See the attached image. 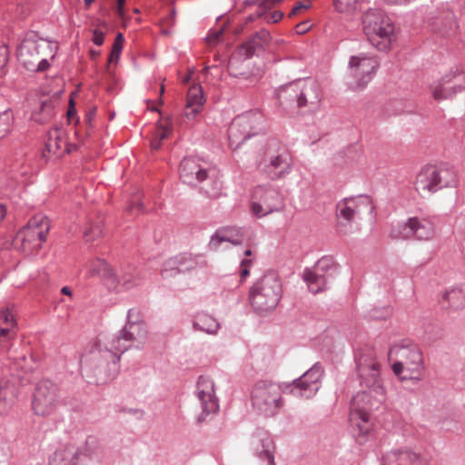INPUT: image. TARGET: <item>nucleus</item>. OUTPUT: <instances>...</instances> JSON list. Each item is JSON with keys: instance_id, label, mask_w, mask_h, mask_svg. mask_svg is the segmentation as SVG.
<instances>
[{"instance_id": "0e129e2a", "label": "nucleus", "mask_w": 465, "mask_h": 465, "mask_svg": "<svg viewBox=\"0 0 465 465\" xmlns=\"http://www.w3.org/2000/svg\"><path fill=\"white\" fill-rule=\"evenodd\" d=\"M124 2H125V0H117L118 13L120 15H123V8H124Z\"/></svg>"}, {"instance_id": "603ef678", "label": "nucleus", "mask_w": 465, "mask_h": 465, "mask_svg": "<svg viewBox=\"0 0 465 465\" xmlns=\"http://www.w3.org/2000/svg\"><path fill=\"white\" fill-rule=\"evenodd\" d=\"M223 33L224 26H222L218 29H210L205 39L209 43H214L219 40V38L223 35Z\"/></svg>"}, {"instance_id": "c85d7f7f", "label": "nucleus", "mask_w": 465, "mask_h": 465, "mask_svg": "<svg viewBox=\"0 0 465 465\" xmlns=\"http://www.w3.org/2000/svg\"><path fill=\"white\" fill-rule=\"evenodd\" d=\"M89 275L99 277L109 290L117 286L116 274L103 259L97 258L90 262Z\"/></svg>"}, {"instance_id": "a18cd8bd", "label": "nucleus", "mask_w": 465, "mask_h": 465, "mask_svg": "<svg viewBox=\"0 0 465 465\" xmlns=\"http://www.w3.org/2000/svg\"><path fill=\"white\" fill-rule=\"evenodd\" d=\"M97 446H98L97 439L94 436H89L86 439L84 445L83 447H78V448L82 450V452H83L82 456L89 457L95 452Z\"/></svg>"}, {"instance_id": "c03bdc74", "label": "nucleus", "mask_w": 465, "mask_h": 465, "mask_svg": "<svg viewBox=\"0 0 465 465\" xmlns=\"http://www.w3.org/2000/svg\"><path fill=\"white\" fill-rule=\"evenodd\" d=\"M123 44H124V35L122 33H118L115 36L114 43L112 47V51L108 59V63H117L122 50H123Z\"/></svg>"}, {"instance_id": "f03ea898", "label": "nucleus", "mask_w": 465, "mask_h": 465, "mask_svg": "<svg viewBox=\"0 0 465 465\" xmlns=\"http://www.w3.org/2000/svg\"><path fill=\"white\" fill-rule=\"evenodd\" d=\"M389 360L394 361L391 368L401 381L417 384L424 380L426 366L419 345L410 340L394 343L388 352Z\"/></svg>"}, {"instance_id": "7c9ffc66", "label": "nucleus", "mask_w": 465, "mask_h": 465, "mask_svg": "<svg viewBox=\"0 0 465 465\" xmlns=\"http://www.w3.org/2000/svg\"><path fill=\"white\" fill-rule=\"evenodd\" d=\"M204 101L205 100L201 85H192L187 93L184 116L188 120H193L202 111Z\"/></svg>"}, {"instance_id": "b1692460", "label": "nucleus", "mask_w": 465, "mask_h": 465, "mask_svg": "<svg viewBox=\"0 0 465 465\" xmlns=\"http://www.w3.org/2000/svg\"><path fill=\"white\" fill-rule=\"evenodd\" d=\"M181 180L189 185H195L208 178V171L200 163V159L194 156L184 157L180 163Z\"/></svg>"}, {"instance_id": "e433bc0d", "label": "nucleus", "mask_w": 465, "mask_h": 465, "mask_svg": "<svg viewBox=\"0 0 465 465\" xmlns=\"http://www.w3.org/2000/svg\"><path fill=\"white\" fill-rule=\"evenodd\" d=\"M432 25L435 30H438L443 35L453 32L457 27L453 12L449 9L443 10L441 14L433 17Z\"/></svg>"}, {"instance_id": "a878e982", "label": "nucleus", "mask_w": 465, "mask_h": 465, "mask_svg": "<svg viewBox=\"0 0 465 465\" xmlns=\"http://www.w3.org/2000/svg\"><path fill=\"white\" fill-rule=\"evenodd\" d=\"M82 450L73 444L60 445L49 459V465H79Z\"/></svg>"}, {"instance_id": "37998d69", "label": "nucleus", "mask_w": 465, "mask_h": 465, "mask_svg": "<svg viewBox=\"0 0 465 465\" xmlns=\"http://www.w3.org/2000/svg\"><path fill=\"white\" fill-rule=\"evenodd\" d=\"M14 117L10 110H5L0 114V138L5 137L13 124Z\"/></svg>"}, {"instance_id": "6ab92c4d", "label": "nucleus", "mask_w": 465, "mask_h": 465, "mask_svg": "<svg viewBox=\"0 0 465 465\" xmlns=\"http://www.w3.org/2000/svg\"><path fill=\"white\" fill-rule=\"evenodd\" d=\"M51 52V43L38 37L36 33L30 32L18 47L17 58L25 69L32 68L42 55H47Z\"/></svg>"}, {"instance_id": "3c124183", "label": "nucleus", "mask_w": 465, "mask_h": 465, "mask_svg": "<svg viewBox=\"0 0 465 465\" xmlns=\"http://www.w3.org/2000/svg\"><path fill=\"white\" fill-rule=\"evenodd\" d=\"M205 194L211 198H216L221 194L222 186L218 181H213L211 188H203Z\"/></svg>"}, {"instance_id": "052dcab7", "label": "nucleus", "mask_w": 465, "mask_h": 465, "mask_svg": "<svg viewBox=\"0 0 465 465\" xmlns=\"http://www.w3.org/2000/svg\"><path fill=\"white\" fill-rule=\"evenodd\" d=\"M96 114V108H91L85 114V121L90 124Z\"/></svg>"}, {"instance_id": "e2e57ef3", "label": "nucleus", "mask_w": 465, "mask_h": 465, "mask_svg": "<svg viewBox=\"0 0 465 465\" xmlns=\"http://www.w3.org/2000/svg\"><path fill=\"white\" fill-rule=\"evenodd\" d=\"M389 5H405L406 0H384Z\"/></svg>"}, {"instance_id": "473e14b6", "label": "nucleus", "mask_w": 465, "mask_h": 465, "mask_svg": "<svg viewBox=\"0 0 465 465\" xmlns=\"http://www.w3.org/2000/svg\"><path fill=\"white\" fill-rule=\"evenodd\" d=\"M244 123L245 122H242V119H233L229 126V145L233 150L238 149L242 143L254 136L253 131H250V129L247 131L242 128V125L244 124Z\"/></svg>"}, {"instance_id": "de8ad7c7", "label": "nucleus", "mask_w": 465, "mask_h": 465, "mask_svg": "<svg viewBox=\"0 0 465 465\" xmlns=\"http://www.w3.org/2000/svg\"><path fill=\"white\" fill-rule=\"evenodd\" d=\"M357 1L358 0H333V4L335 9L338 12L343 13L351 8H353Z\"/></svg>"}, {"instance_id": "5701e85b", "label": "nucleus", "mask_w": 465, "mask_h": 465, "mask_svg": "<svg viewBox=\"0 0 465 465\" xmlns=\"http://www.w3.org/2000/svg\"><path fill=\"white\" fill-rule=\"evenodd\" d=\"M382 465H428L420 453L411 448L392 449L382 456Z\"/></svg>"}, {"instance_id": "9b49d317", "label": "nucleus", "mask_w": 465, "mask_h": 465, "mask_svg": "<svg viewBox=\"0 0 465 465\" xmlns=\"http://www.w3.org/2000/svg\"><path fill=\"white\" fill-rule=\"evenodd\" d=\"M285 198L282 190L272 184L254 187L252 193L251 212L257 218H262L275 212L284 210Z\"/></svg>"}, {"instance_id": "13d9d810", "label": "nucleus", "mask_w": 465, "mask_h": 465, "mask_svg": "<svg viewBox=\"0 0 465 465\" xmlns=\"http://www.w3.org/2000/svg\"><path fill=\"white\" fill-rule=\"evenodd\" d=\"M283 17V13L281 11H274L271 15L265 16V20L267 23H277Z\"/></svg>"}, {"instance_id": "79ce46f5", "label": "nucleus", "mask_w": 465, "mask_h": 465, "mask_svg": "<svg viewBox=\"0 0 465 465\" xmlns=\"http://www.w3.org/2000/svg\"><path fill=\"white\" fill-rule=\"evenodd\" d=\"M264 48L265 46L263 44L252 36L241 46L240 53L245 58H249L256 54L258 52L262 51Z\"/></svg>"}, {"instance_id": "338daca9", "label": "nucleus", "mask_w": 465, "mask_h": 465, "mask_svg": "<svg viewBox=\"0 0 465 465\" xmlns=\"http://www.w3.org/2000/svg\"><path fill=\"white\" fill-rule=\"evenodd\" d=\"M5 216V208L4 205L0 204V222L4 219Z\"/></svg>"}, {"instance_id": "2f4dec72", "label": "nucleus", "mask_w": 465, "mask_h": 465, "mask_svg": "<svg viewBox=\"0 0 465 465\" xmlns=\"http://www.w3.org/2000/svg\"><path fill=\"white\" fill-rule=\"evenodd\" d=\"M116 288H110V290L119 292L140 286L143 282V278L136 269L128 267L122 272L120 276L116 275Z\"/></svg>"}, {"instance_id": "423d86ee", "label": "nucleus", "mask_w": 465, "mask_h": 465, "mask_svg": "<svg viewBox=\"0 0 465 465\" xmlns=\"http://www.w3.org/2000/svg\"><path fill=\"white\" fill-rule=\"evenodd\" d=\"M374 205L370 196L345 197L336 204L335 214L339 231L348 234L360 229V222L372 216Z\"/></svg>"}, {"instance_id": "f3484780", "label": "nucleus", "mask_w": 465, "mask_h": 465, "mask_svg": "<svg viewBox=\"0 0 465 465\" xmlns=\"http://www.w3.org/2000/svg\"><path fill=\"white\" fill-rule=\"evenodd\" d=\"M435 235L434 222L430 217L413 216L399 222L391 230L390 236L395 240L414 239L430 241Z\"/></svg>"}, {"instance_id": "4d7b16f0", "label": "nucleus", "mask_w": 465, "mask_h": 465, "mask_svg": "<svg viewBox=\"0 0 465 465\" xmlns=\"http://www.w3.org/2000/svg\"><path fill=\"white\" fill-rule=\"evenodd\" d=\"M104 34L99 29H94L93 32L94 44L100 46L104 44Z\"/></svg>"}, {"instance_id": "49530a36", "label": "nucleus", "mask_w": 465, "mask_h": 465, "mask_svg": "<svg viewBox=\"0 0 465 465\" xmlns=\"http://www.w3.org/2000/svg\"><path fill=\"white\" fill-rule=\"evenodd\" d=\"M102 227L100 224H90L84 231V236L87 242H92L102 235Z\"/></svg>"}, {"instance_id": "cd10ccee", "label": "nucleus", "mask_w": 465, "mask_h": 465, "mask_svg": "<svg viewBox=\"0 0 465 465\" xmlns=\"http://www.w3.org/2000/svg\"><path fill=\"white\" fill-rule=\"evenodd\" d=\"M199 260H203L202 255L193 256L191 253H183L171 258L165 264L162 272L163 277L168 275V271L186 272L193 270L199 264Z\"/></svg>"}, {"instance_id": "aec40b11", "label": "nucleus", "mask_w": 465, "mask_h": 465, "mask_svg": "<svg viewBox=\"0 0 465 465\" xmlns=\"http://www.w3.org/2000/svg\"><path fill=\"white\" fill-rule=\"evenodd\" d=\"M336 271L337 268L333 258L331 256H323L318 260L312 270H304L303 279L309 290L316 294L327 288L329 276H331Z\"/></svg>"}, {"instance_id": "1a4fd4ad", "label": "nucleus", "mask_w": 465, "mask_h": 465, "mask_svg": "<svg viewBox=\"0 0 465 465\" xmlns=\"http://www.w3.org/2000/svg\"><path fill=\"white\" fill-rule=\"evenodd\" d=\"M457 184V173L453 167L447 164L421 169L414 183L416 191L422 195L436 193L443 188L455 187Z\"/></svg>"}, {"instance_id": "4468645a", "label": "nucleus", "mask_w": 465, "mask_h": 465, "mask_svg": "<svg viewBox=\"0 0 465 465\" xmlns=\"http://www.w3.org/2000/svg\"><path fill=\"white\" fill-rule=\"evenodd\" d=\"M292 169V158L288 150L278 140L268 141L264 153L262 170L271 180L286 177Z\"/></svg>"}, {"instance_id": "f8f14e48", "label": "nucleus", "mask_w": 465, "mask_h": 465, "mask_svg": "<svg viewBox=\"0 0 465 465\" xmlns=\"http://www.w3.org/2000/svg\"><path fill=\"white\" fill-rule=\"evenodd\" d=\"M63 404L64 400L55 382L45 379L36 383L31 401L32 411L36 416H51Z\"/></svg>"}, {"instance_id": "20e7f679", "label": "nucleus", "mask_w": 465, "mask_h": 465, "mask_svg": "<svg viewBox=\"0 0 465 465\" xmlns=\"http://www.w3.org/2000/svg\"><path fill=\"white\" fill-rule=\"evenodd\" d=\"M386 390L382 395H380L369 389V391L358 392L351 401L350 420L353 426V432L356 441L362 445L371 430V422L370 414L374 410L379 409L380 405L385 401Z\"/></svg>"}, {"instance_id": "9d476101", "label": "nucleus", "mask_w": 465, "mask_h": 465, "mask_svg": "<svg viewBox=\"0 0 465 465\" xmlns=\"http://www.w3.org/2000/svg\"><path fill=\"white\" fill-rule=\"evenodd\" d=\"M354 361L361 383L376 391L380 395V399L382 400L384 386L374 350L368 346L357 350L354 353Z\"/></svg>"}, {"instance_id": "393cba45", "label": "nucleus", "mask_w": 465, "mask_h": 465, "mask_svg": "<svg viewBox=\"0 0 465 465\" xmlns=\"http://www.w3.org/2000/svg\"><path fill=\"white\" fill-rule=\"evenodd\" d=\"M16 322L8 308L0 312V351L8 352V357H18L21 353L11 351L12 340L16 334Z\"/></svg>"}, {"instance_id": "680f3d73", "label": "nucleus", "mask_w": 465, "mask_h": 465, "mask_svg": "<svg viewBox=\"0 0 465 465\" xmlns=\"http://www.w3.org/2000/svg\"><path fill=\"white\" fill-rule=\"evenodd\" d=\"M75 114V109L74 107V101L70 100V108L67 111V115L69 118H71Z\"/></svg>"}, {"instance_id": "39448f33", "label": "nucleus", "mask_w": 465, "mask_h": 465, "mask_svg": "<svg viewBox=\"0 0 465 465\" xmlns=\"http://www.w3.org/2000/svg\"><path fill=\"white\" fill-rule=\"evenodd\" d=\"M282 296V281L275 272L270 271L252 284L248 299L256 313L265 315L277 307Z\"/></svg>"}, {"instance_id": "7ed1b4c3", "label": "nucleus", "mask_w": 465, "mask_h": 465, "mask_svg": "<svg viewBox=\"0 0 465 465\" xmlns=\"http://www.w3.org/2000/svg\"><path fill=\"white\" fill-rule=\"evenodd\" d=\"M10 368L14 373L0 380V413L5 414L15 402L20 390L31 381L30 373L35 367L32 356L21 352L18 357L9 356Z\"/></svg>"}, {"instance_id": "864d4df0", "label": "nucleus", "mask_w": 465, "mask_h": 465, "mask_svg": "<svg viewBox=\"0 0 465 465\" xmlns=\"http://www.w3.org/2000/svg\"><path fill=\"white\" fill-rule=\"evenodd\" d=\"M10 444L0 435V460L8 459L10 456Z\"/></svg>"}, {"instance_id": "6e6d98bb", "label": "nucleus", "mask_w": 465, "mask_h": 465, "mask_svg": "<svg viewBox=\"0 0 465 465\" xmlns=\"http://www.w3.org/2000/svg\"><path fill=\"white\" fill-rule=\"evenodd\" d=\"M259 42H262L266 46L270 42V32L266 29H261L253 35Z\"/></svg>"}, {"instance_id": "f704fd0d", "label": "nucleus", "mask_w": 465, "mask_h": 465, "mask_svg": "<svg viewBox=\"0 0 465 465\" xmlns=\"http://www.w3.org/2000/svg\"><path fill=\"white\" fill-rule=\"evenodd\" d=\"M244 123L245 122H242V119H233L229 126V145L233 150L238 149L242 143L254 136L253 131H250V129L247 131L242 128V125L244 124Z\"/></svg>"}, {"instance_id": "0eeeda50", "label": "nucleus", "mask_w": 465, "mask_h": 465, "mask_svg": "<svg viewBox=\"0 0 465 465\" xmlns=\"http://www.w3.org/2000/svg\"><path fill=\"white\" fill-rule=\"evenodd\" d=\"M362 27L368 41L380 51L389 50L395 40V26L381 9L367 10L362 15Z\"/></svg>"}, {"instance_id": "8fccbe9b", "label": "nucleus", "mask_w": 465, "mask_h": 465, "mask_svg": "<svg viewBox=\"0 0 465 465\" xmlns=\"http://www.w3.org/2000/svg\"><path fill=\"white\" fill-rule=\"evenodd\" d=\"M50 63L47 58H39L38 63H35L32 65V68H26V70L35 72V73H42L45 72L50 67Z\"/></svg>"}, {"instance_id": "bf43d9fd", "label": "nucleus", "mask_w": 465, "mask_h": 465, "mask_svg": "<svg viewBox=\"0 0 465 465\" xmlns=\"http://www.w3.org/2000/svg\"><path fill=\"white\" fill-rule=\"evenodd\" d=\"M309 6L302 4V3H298L291 11L290 13V16H293L295 15H297L300 11L302 10H304V9H307Z\"/></svg>"}, {"instance_id": "c9c22d12", "label": "nucleus", "mask_w": 465, "mask_h": 465, "mask_svg": "<svg viewBox=\"0 0 465 465\" xmlns=\"http://www.w3.org/2000/svg\"><path fill=\"white\" fill-rule=\"evenodd\" d=\"M194 331H203L209 335H216L221 328L220 322L206 312H198L192 322Z\"/></svg>"}, {"instance_id": "c756f323", "label": "nucleus", "mask_w": 465, "mask_h": 465, "mask_svg": "<svg viewBox=\"0 0 465 465\" xmlns=\"http://www.w3.org/2000/svg\"><path fill=\"white\" fill-rule=\"evenodd\" d=\"M243 238L241 230L235 227H224L215 232L212 235L208 247L212 251H216L223 242H231L233 245H239Z\"/></svg>"}, {"instance_id": "69168bd1", "label": "nucleus", "mask_w": 465, "mask_h": 465, "mask_svg": "<svg viewBox=\"0 0 465 465\" xmlns=\"http://www.w3.org/2000/svg\"><path fill=\"white\" fill-rule=\"evenodd\" d=\"M133 208H137L139 211H141L143 208V203L140 201H138L137 203L131 204L130 209Z\"/></svg>"}, {"instance_id": "bb28decb", "label": "nucleus", "mask_w": 465, "mask_h": 465, "mask_svg": "<svg viewBox=\"0 0 465 465\" xmlns=\"http://www.w3.org/2000/svg\"><path fill=\"white\" fill-rule=\"evenodd\" d=\"M299 93L300 80L280 86L277 90L276 95L282 109H298Z\"/></svg>"}, {"instance_id": "72a5a7b5", "label": "nucleus", "mask_w": 465, "mask_h": 465, "mask_svg": "<svg viewBox=\"0 0 465 465\" xmlns=\"http://www.w3.org/2000/svg\"><path fill=\"white\" fill-rule=\"evenodd\" d=\"M244 123L245 122H242V119H233L229 126V145L233 150L238 149L242 143L254 136L253 131H250V129L247 131L242 128V125L244 124Z\"/></svg>"}, {"instance_id": "58836bf2", "label": "nucleus", "mask_w": 465, "mask_h": 465, "mask_svg": "<svg viewBox=\"0 0 465 465\" xmlns=\"http://www.w3.org/2000/svg\"><path fill=\"white\" fill-rule=\"evenodd\" d=\"M65 144L66 143L62 137V132L59 129H54L48 132L46 140L45 142V147L49 153L59 155L63 145Z\"/></svg>"}, {"instance_id": "4be33fe9", "label": "nucleus", "mask_w": 465, "mask_h": 465, "mask_svg": "<svg viewBox=\"0 0 465 465\" xmlns=\"http://www.w3.org/2000/svg\"><path fill=\"white\" fill-rule=\"evenodd\" d=\"M298 109L314 112L321 104L322 91L318 82L312 79L300 80Z\"/></svg>"}, {"instance_id": "a19ab883", "label": "nucleus", "mask_w": 465, "mask_h": 465, "mask_svg": "<svg viewBox=\"0 0 465 465\" xmlns=\"http://www.w3.org/2000/svg\"><path fill=\"white\" fill-rule=\"evenodd\" d=\"M262 450L259 452V458L266 461L267 465H276L274 461L275 446L273 440L269 436L260 439Z\"/></svg>"}, {"instance_id": "ddd939ff", "label": "nucleus", "mask_w": 465, "mask_h": 465, "mask_svg": "<svg viewBox=\"0 0 465 465\" xmlns=\"http://www.w3.org/2000/svg\"><path fill=\"white\" fill-rule=\"evenodd\" d=\"M49 230L50 223L47 217L42 214L35 215L16 233L13 244L22 248L25 252L38 250L45 242Z\"/></svg>"}, {"instance_id": "5fc2aeb1", "label": "nucleus", "mask_w": 465, "mask_h": 465, "mask_svg": "<svg viewBox=\"0 0 465 465\" xmlns=\"http://www.w3.org/2000/svg\"><path fill=\"white\" fill-rule=\"evenodd\" d=\"M252 263V260L251 259H242L241 262V268H240V275L242 280L245 279L249 276L250 271L249 268Z\"/></svg>"}, {"instance_id": "4c0bfd02", "label": "nucleus", "mask_w": 465, "mask_h": 465, "mask_svg": "<svg viewBox=\"0 0 465 465\" xmlns=\"http://www.w3.org/2000/svg\"><path fill=\"white\" fill-rule=\"evenodd\" d=\"M234 119H242L245 122L242 128L253 131V135L258 134L262 129L263 115L257 110H251L237 115Z\"/></svg>"}, {"instance_id": "f257e3e1", "label": "nucleus", "mask_w": 465, "mask_h": 465, "mask_svg": "<svg viewBox=\"0 0 465 465\" xmlns=\"http://www.w3.org/2000/svg\"><path fill=\"white\" fill-rule=\"evenodd\" d=\"M134 309L127 312V321L121 331L100 340L94 348L81 359V371L89 383L102 385L115 379L119 371L122 355L135 343L143 344L147 338L145 323L133 320Z\"/></svg>"}, {"instance_id": "2eb2a0df", "label": "nucleus", "mask_w": 465, "mask_h": 465, "mask_svg": "<svg viewBox=\"0 0 465 465\" xmlns=\"http://www.w3.org/2000/svg\"><path fill=\"white\" fill-rule=\"evenodd\" d=\"M325 376V370L321 362H315L299 378L291 382H283L284 393L301 399H312L320 391Z\"/></svg>"}, {"instance_id": "412c9836", "label": "nucleus", "mask_w": 465, "mask_h": 465, "mask_svg": "<svg viewBox=\"0 0 465 465\" xmlns=\"http://www.w3.org/2000/svg\"><path fill=\"white\" fill-rule=\"evenodd\" d=\"M463 89H465V74L459 71L446 74L430 85L432 95L436 100L450 98Z\"/></svg>"}, {"instance_id": "ea45409f", "label": "nucleus", "mask_w": 465, "mask_h": 465, "mask_svg": "<svg viewBox=\"0 0 465 465\" xmlns=\"http://www.w3.org/2000/svg\"><path fill=\"white\" fill-rule=\"evenodd\" d=\"M443 299L453 309L465 306V290L460 287L449 289L445 292Z\"/></svg>"}, {"instance_id": "09e8293b", "label": "nucleus", "mask_w": 465, "mask_h": 465, "mask_svg": "<svg viewBox=\"0 0 465 465\" xmlns=\"http://www.w3.org/2000/svg\"><path fill=\"white\" fill-rule=\"evenodd\" d=\"M170 133V129L164 127L163 130H159L157 136L151 142V146L153 150H158L161 147L162 140L166 138Z\"/></svg>"}, {"instance_id": "774afa93", "label": "nucleus", "mask_w": 465, "mask_h": 465, "mask_svg": "<svg viewBox=\"0 0 465 465\" xmlns=\"http://www.w3.org/2000/svg\"><path fill=\"white\" fill-rule=\"evenodd\" d=\"M262 14L261 12H257V14H256V15H249V16H248V20H249V21H254L257 17L262 16Z\"/></svg>"}, {"instance_id": "a211bd4d", "label": "nucleus", "mask_w": 465, "mask_h": 465, "mask_svg": "<svg viewBox=\"0 0 465 465\" xmlns=\"http://www.w3.org/2000/svg\"><path fill=\"white\" fill-rule=\"evenodd\" d=\"M194 394L202 409L195 420L196 424L200 425L211 420L219 412V399L215 393L214 381L208 376L201 375L196 382Z\"/></svg>"}, {"instance_id": "6e6552de", "label": "nucleus", "mask_w": 465, "mask_h": 465, "mask_svg": "<svg viewBox=\"0 0 465 465\" xmlns=\"http://www.w3.org/2000/svg\"><path fill=\"white\" fill-rule=\"evenodd\" d=\"M282 393H284L283 382L258 381L251 392L252 406L259 414L272 417L283 407Z\"/></svg>"}, {"instance_id": "dca6fc26", "label": "nucleus", "mask_w": 465, "mask_h": 465, "mask_svg": "<svg viewBox=\"0 0 465 465\" xmlns=\"http://www.w3.org/2000/svg\"><path fill=\"white\" fill-rule=\"evenodd\" d=\"M380 64L373 56L364 54L350 58L346 84L351 91H360L372 80Z\"/></svg>"}]
</instances>
